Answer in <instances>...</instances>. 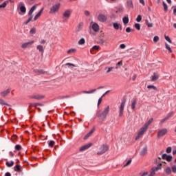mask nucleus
<instances>
[{
	"instance_id": "f257e3e1",
	"label": "nucleus",
	"mask_w": 176,
	"mask_h": 176,
	"mask_svg": "<svg viewBox=\"0 0 176 176\" xmlns=\"http://www.w3.org/2000/svg\"><path fill=\"white\" fill-rule=\"evenodd\" d=\"M108 113H109V106H107L103 111H98L96 113V116L99 118V119L102 121L105 120Z\"/></svg>"
},
{
	"instance_id": "f03ea898",
	"label": "nucleus",
	"mask_w": 176,
	"mask_h": 176,
	"mask_svg": "<svg viewBox=\"0 0 176 176\" xmlns=\"http://www.w3.org/2000/svg\"><path fill=\"white\" fill-rule=\"evenodd\" d=\"M147 130H148V128L146 127L144 125H143L138 132V135L135 137V141H138V140H140V138H141V137H142V135H144V134L146 133Z\"/></svg>"
},
{
	"instance_id": "7ed1b4c3",
	"label": "nucleus",
	"mask_w": 176,
	"mask_h": 176,
	"mask_svg": "<svg viewBox=\"0 0 176 176\" xmlns=\"http://www.w3.org/2000/svg\"><path fill=\"white\" fill-rule=\"evenodd\" d=\"M38 7V5L35 4L34 6H32L31 8V9L30 10L29 12H28V16H30V17L28 18V19L24 22V24L27 25L28 24V23H30V21H31L32 20V13H34V11H35L36 10V8Z\"/></svg>"
},
{
	"instance_id": "20e7f679",
	"label": "nucleus",
	"mask_w": 176,
	"mask_h": 176,
	"mask_svg": "<svg viewBox=\"0 0 176 176\" xmlns=\"http://www.w3.org/2000/svg\"><path fill=\"white\" fill-rule=\"evenodd\" d=\"M60 10V3H58L55 5H54L51 8L49 12L50 14H54V13H57L58 10Z\"/></svg>"
},
{
	"instance_id": "39448f33",
	"label": "nucleus",
	"mask_w": 176,
	"mask_h": 176,
	"mask_svg": "<svg viewBox=\"0 0 176 176\" xmlns=\"http://www.w3.org/2000/svg\"><path fill=\"white\" fill-rule=\"evenodd\" d=\"M167 133H168V131L166 128L160 129L157 132V138H162V137H164Z\"/></svg>"
},
{
	"instance_id": "423d86ee",
	"label": "nucleus",
	"mask_w": 176,
	"mask_h": 176,
	"mask_svg": "<svg viewBox=\"0 0 176 176\" xmlns=\"http://www.w3.org/2000/svg\"><path fill=\"white\" fill-rule=\"evenodd\" d=\"M18 9H19L20 12L19 14H25L26 12L25 6L24 5V3L20 2L18 4Z\"/></svg>"
},
{
	"instance_id": "0eeeda50",
	"label": "nucleus",
	"mask_w": 176,
	"mask_h": 176,
	"mask_svg": "<svg viewBox=\"0 0 176 176\" xmlns=\"http://www.w3.org/2000/svg\"><path fill=\"white\" fill-rule=\"evenodd\" d=\"M126 105V100H122L120 106L119 107V116L122 117L123 116V112L124 111V107Z\"/></svg>"
},
{
	"instance_id": "6e6552de",
	"label": "nucleus",
	"mask_w": 176,
	"mask_h": 176,
	"mask_svg": "<svg viewBox=\"0 0 176 176\" xmlns=\"http://www.w3.org/2000/svg\"><path fill=\"white\" fill-rule=\"evenodd\" d=\"M98 21H100V23H105V21L108 20V16L104 14H99L98 16Z\"/></svg>"
},
{
	"instance_id": "1a4fd4ad",
	"label": "nucleus",
	"mask_w": 176,
	"mask_h": 176,
	"mask_svg": "<svg viewBox=\"0 0 176 176\" xmlns=\"http://www.w3.org/2000/svg\"><path fill=\"white\" fill-rule=\"evenodd\" d=\"M34 43H35L34 41H29V42L23 43L21 45V48L22 49H27L28 47H30L32 45H34Z\"/></svg>"
},
{
	"instance_id": "9d476101",
	"label": "nucleus",
	"mask_w": 176,
	"mask_h": 176,
	"mask_svg": "<svg viewBox=\"0 0 176 176\" xmlns=\"http://www.w3.org/2000/svg\"><path fill=\"white\" fill-rule=\"evenodd\" d=\"M30 98H33L34 100H43V98H45V96L41 94H34L32 95Z\"/></svg>"
},
{
	"instance_id": "9b49d317",
	"label": "nucleus",
	"mask_w": 176,
	"mask_h": 176,
	"mask_svg": "<svg viewBox=\"0 0 176 176\" xmlns=\"http://www.w3.org/2000/svg\"><path fill=\"white\" fill-rule=\"evenodd\" d=\"M91 28L93 31H94V32H98V31H100V26L98 25V24L93 22H91Z\"/></svg>"
},
{
	"instance_id": "f8f14e48",
	"label": "nucleus",
	"mask_w": 176,
	"mask_h": 176,
	"mask_svg": "<svg viewBox=\"0 0 176 176\" xmlns=\"http://www.w3.org/2000/svg\"><path fill=\"white\" fill-rule=\"evenodd\" d=\"M72 13V10H67L63 13V17H65V19H69V17H71Z\"/></svg>"
},
{
	"instance_id": "ddd939ff",
	"label": "nucleus",
	"mask_w": 176,
	"mask_h": 176,
	"mask_svg": "<svg viewBox=\"0 0 176 176\" xmlns=\"http://www.w3.org/2000/svg\"><path fill=\"white\" fill-rule=\"evenodd\" d=\"M162 157L163 160H166L167 162H171V160H173V156L168 155L167 154H163Z\"/></svg>"
},
{
	"instance_id": "4468645a",
	"label": "nucleus",
	"mask_w": 176,
	"mask_h": 176,
	"mask_svg": "<svg viewBox=\"0 0 176 176\" xmlns=\"http://www.w3.org/2000/svg\"><path fill=\"white\" fill-rule=\"evenodd\" d=\"M100 152L98 153V155H102V153H105L107 151H108V146L103 145L100 147Z\"/></svg>"
},
{
	"instance_id": "2eb2a0df",
	"label": "nucleus",
	"mask_w": 176,
	"mask_h": 176,
	"mask_svg": "<svg viewBox=\"0 0 176 176\" xmlns=\"http://www.w3.org/2000/svg\"><path fill=\"white\" fill-rule=\"evenodd\" d=\"M10 91H11L10 88H8V89H6V90L1 91V92L0 93V96H1V97H6V96H8V94H10Z\"/></svg>"
},
{
	"instance_id": "dca6fc26",
	"label": "nucleus",
	"mask_w": 176,
	"mask_h": 176,
	"mask_svg": "<svg viewBox=\"0 0 176 176\" xmlns=\"http://www.w3.org/2000/svg\"><path fill=\"white\" fill-rule=\"evenodd\" d=\"M90 146H91V143H89L88 144L81 146L79 148V151H80V152H83V151H86V150L89 149V148H90Z\"/></svg>"
},
{
	"instance_id": "f3484780",
	"label": "nucleus",
	"mask_w": 176,
	"mask_h": 176,
	"mask_svg": "<svg viewBox=\"0 0 176 176\" xmlns=\"http://www.w3.org/2000/svg\"><path fill=\"white\" fill-rule=\"evenodd\" d=\"M42 13H43V8H41V10L34 16V21H36V20L38 19L41 17V16H42Z\"/></svg>"
},
{
	"instance_id": "a211bd4d",
	"label": "nucleus",
	"mask_w": 176,
	"mask_h": 176,
	"mask_svg": "<svg viewBox=\"0 0 176 176\" xmlns=\"http://www.w3.org/2000/svg\"><path fill=\"white\" fill-rule=\"evenodd\" d=\"M159 74L157 73H153V76H151V80L152 82H156L157 79H159Z\"/></svg>"
},
{
	"instance_id": "6ab92c4d",
	"label": "nucleus",
	"mask_w": 176,
	"mask_h": 176,
	"mask_svg": "<svg viewBox=\"0 0 176 176\" xmlns=\"http://www.w3.org/2000/svg\"><path fill=\"white\" fill-rule=\"evenodd\" d=\"M136 105H137V100L136 99H133L131 100V109H133V111L135 110V106Z\"/></svg>"
},
{
	"instance_id": "aec40b11",
	"label": "nucleus",
	"mask_w": 176,
	"mask_h": 176,
	"mask_svg": "<svg viewBox=\"0 0 176 176\" xmlns=\"http://www.w3.org/2000/svg\"><path fill=\"white\" fill-rule=\"evenodd\" d=\"M36 49L37 50H38V52H40V53H41V54H43V53L45 52V48L42 45H37Z\"/></svg>"
},
{
	"instance_id": "412c9836",
	"label": "nucleus",
	"mask_w": 176,
	"mask_h": 176,
	"mask_svg": "<svg viewBox=\"0 0 176 176\" xmlns=\"http://www.w3.org/2000/svg\"><path fill=\"white\" fill-rule=\"evenodd\" d=\"M124 10L123 6H118L116 8L115 12L116 13H123Z\"/></svg>"
},
{
	"instance_id": "4be33fe9",
	"label": "nucleus",
	"mask_w": 176,
	"mask_h": 176,
	"mask_svg": "<svg viewBox=\"0 0 176 176\" xmlns=\"http://www.w3.org/2000/svg\"><path fill=\"white\" fill-rule=\"evenodd\" d=\"M140 153L141 156H145L148 153V148L146 147L143 148Z\"/></svg>"
},
{
	"instance_id": "5701e85b",
	"label": "nucleus",
	"mask_w": 176,
	"mask_h": 176,
	"mask_svg": "<svg viewBox=\"0 0 176 176\" xmlns=\"http://www.w3.org/2000/svg\"><path fill=\"white\" fill-rule=\"evenodd\" d=\"M96 131V129H92L89 133H88L84 138V140H87V138H89V137H90V135H91V134H93L94 133V131Z\"/></svg>"
},
{
	"instance_id": "b1692460",
	"label": "nucleus",
	"mask_w": 176,
	"mask_h": 176,
	"mask_svg": "<svg viewBox=\"0 0 176 176\" xmlns=\"http://www.w3.org/2000/svg\"><path fill=\"white\" fill-rule=\"evenodd\" d=\"M67 54H74L76 53V48H71L70 50H67Z\"/></svg>"
},
{
	"instance_id": "393cba45",
	"label": "nucleus",
	"mask_w": 176,
	"mask_h": 176,
	"mask_svg": "<svg viewBox=\"0 0 176 176\" xmlns=\"http://www.w3.org/2000/svg\"><path fill=\"white\" fill-rule=\"evenodd\" d=\"M14 171H16L17 173H20L21 171V166L16 165L14 167Z\"/></svg>"
},
{
	"instance_id": "a878e982",
	"label": "nucleus",
	"mask_w": 176,
	"mask_h": 176,
	"mask_svg": "<svg viewBox=\"0 0 176 176\" xmlns=\"http://www.w3.org/2000/svg\"><path fill=\"white\" fill-rule=\"evenodd\" d=\"M153 122V118H151L148 120L147 122H146L144 126H145L147 129L149 127V125Z\"/></svg>"
},
{
	"instance_id": "bb28decb",
	"label": "nucleus",
	"mask_w": 176,
	"mask_h": 176,
	"mask_svg": "<svg viewBox=\"0 0 176 176\" xmlns=\"http://www.w3.org/2000/svg\"><path fill=\"white\" fill-rule=\"evenodd\" d=\"M6 164L7 167H13V166H14V161L7 162Z\"/></svg>"
},
{
	"instance_id": "cd10ccee",
	"label": "nucleus",
	"mask_w": 176,
	"mask_h": 176,
	"mask_svg": "<svg viewBox=\"0 0 176 176\" xmlns=\"http://www.w3.org/2000/svg\"><path fill=\"white\" fill-rule=\"evenodd\" d=\"M145 23L147 25V27H148V28H152V27H153V23H149V21H148V19L145 20Z\"/></svg>"
},
{
	"instance_id": "c85d7f7f",
	"label": "nucleus",
	"mask_w": 176,
	"mask_h": 176,
	"mask_svg": "<svg viewBox=\"0 0 176 176\" xmlns=\"http://www.w3.org/2000/svg\"><path fill=\"white\" fill-rule=\"evenodd\" d=\"M122 22L124 24H129V16H124L122 18Z\"/></svg>"
},
{
	"instance_id": "c756f323",
	"label": "nucleus",
	"mask_w": 176,
	"mask_h": 176,
	"mask_svg": "<svg viewBox=\"0 0 176 176\" xmlns=\"http://www.w3.org/2000/svg\"><path fill=\"white\" fill-rule=\"evenodd\" d=\"M127 6H128V8H130L131 9H133V1L131 0H129L127 1Z\"/></svg>"
},
{
	"instance_id": "7c9ffc66",
	"label": "nucleus",
	"mask_w": 176,
	"mask_h": 176,
	"mask_svg": "<svg viewBox=\"0 0 176 176\" xmlns=\"http://www.w3.org/2000/svg\"><path fill=\"white\" fill-rule=\"evenodd\" d=\"M165 173L166 174H167L168 175H170V174H171V168H170L169 166L166 168L165 169Z\"/></svg>"
},
{
	"instance_id": "2f4dec72",
	"label": "nucleus",
	"mask_w": 176,
	"mask_h": 176,
	"mask_svg": "<svg viewBox=\"0 0 176 176\" xmlns=\"http://www.w3.org/2000/svg\"><path fill=\"white\" fill-rule=\"evenodd\" d=\"M165 47L167 49V50H168L170 53H173V50H171V47L168 44H167V43H165Z\"/></svg>"
},
{
	"instance_id": "473e14b6",
	"label": "nucleus",
	"mask_w": 176,
	"mask_h": 176,
	"mask_svg": "<svg viewBox=\"0 0 176 176\" xmlns=\"http://www.w3.org/2000/svg\"><path fill=\"white\" fill-rule=\"evenodd\" d=\"M96 89H92L91 91H82V93L85 94H91L93 93H94V91H96Z\"/></svg>"
},
{
	"instance_id": "72a5a7b5",
	"label": "nucleus",
	"mask_w": 176,
	"mask_h": 176,
	"mask_svg": "<svg viewBox=\"0 0 176 176\" xmlns=\"http://www.w3.org/2000/svg\"><path fill=\"white\" fill-rule=\"evenodd\" d=\"M85 43H86V41L83 38H80L78 41V45H85Z\"/></svg>"
},
{
	"instance_id": "f704fd0d",
	"label": "nucleus",
	"mask_w": 176,
	"mask_h": 176,
	"mask_svg": "<svg viewBox=\"0 0 176 176\" xmlns=\"http://www.w3.org/2000/svg\"><path fill=\"white\" fill-rule=\"evenodd\" d=\"M172 115H174V112L171 111L170 113H168L167 116L165 117L166 120H168Z\"/></svg>"
},
{
	"instance_id": "c9c22d12",
	"label": "nucleus",
	"mask_w": 176,
	"mask_h": 176,
	"mask_svg": "<svg viewBox=\"0 0 176 176\" xmlns=\"http://www.w3.org/2000/svg\"><path fill=\"white\" fill-rule=\"evenodd\" d=\"M30 34H31L32 35H34V34H36V28H32L30 31Z\"/></svg>"
},
{
	"instance_id": "e433bc0d",
	"label": "nucleus",
	"mask_w": 176,
	"mask_h": 176,
	"mask_svg": "<svg viewBox=\"0 0 176 176\" xmlns=\"http://www.w3.org/2000/svg\"><path fill=\"white\" fill-rule=\"evenodd\" d=\"M113 27L115 30H119V23H113Z\"/></svg>"
},
{
	"instance_id": "4c0bfd02",
	"label": "nucleus",
	"mask_w": 176,
	"mask_h": 176,
	"mask_svg": "<svg viewBox=\"0 0 176 176\" xmlns=\"http://www.w3.org/2000/svg\"><path fill=\"white\" fill-rule=\"evenodd\" d=\"M164 38H165L166 41H167V42H168L169 43H173L171 38H170V37L168 36L165 35Z\"/></svg>"
},
{
	"instance_id": "58836bf2",
	"label": "nucleus",
	"mask_w": 176,
	"mask_h": 176,
	"mask_svg": "<svg viewBox=\"0 0 176 176\" xmlns=\"http://www.w3.org/2000/svg\"><path fill=\"white\" fill-rule=\"evenodd\" d=\"M135 28H136V30H138V31H140V30H141V25H140V23H135Z\"/></svg>"
},
{
	"instance_id": "ea45409f",
	"label": "nucleus",
	"mask_w": 176,
	"mask_h": 176,
	"mask_svg": "<svg viewBox=\"0 0 176 176\" xmlns=\"http://www.w3.org/2000/svg\"><path fill=\"white\" fill-rule=\"evenodd\" d=\"M22 148L21 146L19 144H16L15 146V151H21Z\"/></svg>"
},
{
	"instance_id": "a19ab883",
	"label": "nucleus",
	"mask_w": 176,
	"mask_h": 176,
	"mask_svg": "<svg viewBox=\"0 0 176 176\" xmlns=\"http://www.w3.org/2000/svg\"><path fill=\"white\" fill-rule=\"evenodd\" d=\"M147 89H153V90H157V88L154 85H148L147 86Z\"/></svg>"
},
{
	"instance_id": "79ce46f5",
	"label": "nucleus",
	"mask_w": 176,
	"mask_h": 176,
	"mask_svg": "<svg viewBox=\"0 0 176 176\" xmlns=\"http://www.w3.org/2000/svg\"><path fill=\"white\" fill-rule=\"evenodd\" d=\"M120 65H123V62L120 61L116 64V69H118V68H119V67H120Z\"/></svg>"
},
{
	"instance_id": "37998d69",
	"label": "nucleus",
	"mask_w": 176,
	"mask_h": 176,
	"mask_svg": "<svg viewBox=\"0 0 176 176\" xmlns=\"http://www.w3.org/2000/svg\"><path fill=\"white\" fill-rule=\"evenodd\" d=\"M65 65L68 67V68H72V67H76V65L72 63H66Z\"/></svg>"
},
{
	"instance_id": "c03bdc74",
	"label": "nucleus",
	"mask_w": 176,
	"mask_h": 176,
	"mask_svg": "<svg viewBox=\"0 0 176 176\" xmlns=\"http://www.w3.org/2000/svg\"><path fill=\"white\" fill-rule=\"evenodd\" d=\"M6 5H8V1H4L2 4L0 5V8H6Z\"/></svg>"
},
{
	"instance_id": "a18cd8bd",
	"label": "nucleus",
	"mask_w": 176,
	"mask_h": 176,
	"mask_svg": "<svg viewBox=\"0 0 176 176\" xmlns=\"http://www.w3.org/2000/svg\"><path fill=\"white\" fill-rule=\"evenodd\" d=\"M141 20H142V16L141 15H138L136 18V21H138V23H140Z\"/></svg>"
},
{
	"instance_id": "49530a36",
	"label": "nucleus",
	"mask_w": 176,
	"mask_h": 176,
	"mask_svg": "<svg viewBox=\"0 0 176 176\" xmlns=\"http://www.w3.org/2000/svg\"><path fill=\"white\" fill-rule=\"evenodd\" d=\"M49 146H50V148H53V146H54V141L51 140V141L49 142Z\"/></svg>"
},
{
	"instance_id": "de8ad7c7",
	"label": "nucleus",
	"mask_w": 176,
	"mask_h": 176,
	"mask_svg": "<svg viewBox=\"0 0 176 176\" xmlns=\"http://www.w3.org/2000/svg\"><path fill=\"white\" fill-rule=\"evenodd\" d=\"M162 169V164H160L155 169V171H159V170Z\"/></svg>"
},
{
	"instance_id": "09e8293b",
	"label": "nucleus",
	"mask_w": 176,
	"mask_h": 176,
	"mask_svg": "<svg viewBox=\"0 0 176 176\" xmlns=\"http://www.w3.org/2000/svg\"><path fill=\"white\" fill-rule=\"evenodd\" d=\"M153 42H154L155 43H156L157 42H159V36H154V38H153Z\"/></svg>"
},
{
	"instance_id": "8fccbe9b",
	"label": "nucleus",
	"mask_w": 176,
	"mask_h": 176,
	"mask_svg": "<svg viewBox=\"0 0 176 176\" xmlns=\"http://www.w3.org/2000/svg\"><path fill=\"white\" fill-rule=\"evenodd\" d=\"M163 6L165 12H167V9H168L167 4L164 1H163Z\"/></svg>"
},
{
	"instance_id": "3c124183",
	"label": "nucleus",
	"mask_w": 176,
	"mask_h": 176,
	"mask_svg": "<svg viewBox=\"0 0 176 176\" xmlns=\"http://www.w3.org/2000/svg\"><path fill=\"white\" fill-rule=\"evenodd\" d=\"M131 164V160H129L126 164L124 166V167H127V166L130 165Z\"/></svg>"
},
{
	"instance_id": "603ef678",
	"label": "nucleus",
	"mask_w": 176,
	"mask_h": 176,
	"mask_svg": "<svg viewBox=\"0 0 176 176\" xmlns=\"http://www.w3.org/2000/svg\"><path fill=\"white\" fill-rule=\"evenodd\" d=\"M35 72H36L38 74V75L45 74V72H43V70H38V71L36 70Z\"/></svg>"
},
{
	"instance_id": "864d4df0",
	"label": "nucleus",
	"mask_w": 176,
	"mask_h": 176,
	"mask_svg": "<svg viewBox=\"0 0 176 176\" xmlns=\"http://www.w3.org/2000/svg\"><path fill=\"white\" fill-rule=\"evenodd\" d=\"M107 70V73L109 74V72H111V71H112V69H113V67H107L106 68Z\"/></svg>"
},
{
	"instance_id": "5fc2aeb1",
	"label": "nucleus",
	"mask_w": 176,
	"mask_h": 176,
	"mask_svg": "<svg viewBox=\"0 0 176 176\" xmlns=\"http://www.w3.org/2000/svg\"><path fill=\"white\" fill-rule=\"evenodd\" d=\"M172 171L175 174L176 173V165H174V166H172Z\"/></svg>"
},
{
	"instance_id": "6e6d98bb",
	"label": "nucleus",
	"mask_w": 176,
	"mask_h": 176,
	"mask_svg": "<svg viewBox=\"0 0 176 176\" xmlns=\"http://www.w3.org/2000/svg\"><path fill=\"white\" fill-rule=\"evenodd\" d=\"M92 49H93L94 50H98V49H100V46H98V45H94V46L92 47Z\"/></svg>"
},
{
	"instance_id": "4d7b16f0",
	"label": "nucleus",
	"mask_w": 176,
	"mask_h": 176,
	"mask_svg": "<svg viewBox=\"0 0 176 176\" xmlns=\"http://www.w3.org/2000/svg\"><path fill=\"white\" fill-rule=\"evenodd\" d=\"M133 29L130 28H126V32H132Z\"/></svg>"
},
{
	"instance_id": "13d9d810",
	"label": "nucleus",
	"mask_w": 176,
	"mask_h": 176,
	"mask_svg": "<svg viewBox=\"0 0 176 176\" xmlns=\"http://www.w3.org/2000/svg\"><path fill=\"white\" fill-rule=\"evenodd\" d=\"M166 153H171V147H168L166 148Z\"/></svg>"
},
{
	"instance_id": "bf43d9fd",
	"label": "nucleus",
	"mask_w": 176,
	"mask_h": 176,
	"mask_svg": "<svg viewBox=\"0 0 176 176\" xmlns=\"http://www.w3.org/2000/svg\"><path fill=\"white\" fill-rule=\"evenodd\" d=\"M120 49H126V45L120 44Z\"/></svg>"
},
{
	"instance_id": "052dcab7",
	"label": "nucleus",
	"mask_w": 176,
	"mask_h": 176,
	"mask_svg": "<svg viewBox=\"0 0 176 176\" xmlns=\"http://www.w3.org/2000/svg\"><path fill=\"white\" fill-rule=\"evenodd\" d=\"M102 101V98H100L98 99V107L100 106V104H101Z\"/></svg>"
},
{
	"instance_id": "680f3d73",
	"label": "nucleus",
	"mask_w": 176,
	"mask_h": 176,
	"mask_svg": "<svg viewBox=\"0 0 176 176\" xmlns=\"http://www.w3.org/2000/svg\"><path fill=\"white\" fill-rule=\"evenodd\" d=\"M0 104L1 105H5L6 103H5V100L0 99Z\"/></svg>"
},
{
	"instance_id": "e2e57ef3",
	"label": "nucleus",
	"mask_w": 176,
	"mask_h": 176,
	"mask_svg": "<svg viewBox=\"0 0 176 176\" xmlns=\"http://www.w3.org/2000/svg\"><path fill=\"white\" fill-rule=\"evenodd\" d=\"M166 120H167L164 118V119H162V120H160V124H163V123H164V122H166Z\"/></svg>"
},
{
	"instance_id": "0e129e2a",
	"label": "nucleus",
	"mask_w": 176,
	"mask_h": 176,
	"mask_svg": "<svg viewBox=\"0 0 176 176\" xmlns=\"http://www.w3.org/2000/svg\"><path fill=\"white\" fill-rule=\"evenodd\" d=\"M40 43H41V45H44V43H46V40H44V39L41 40V41H40Z\"/></svg>"
},
{
	"instance_id": "69168bd1",
	"label": "nucleus",
	"mask_w": 176,
	"mask_h": 176,
	"mask_svg": "<svg viewBox=\"0 0 176 176\" xmlns=\"http://www.w3.org/2000/svg\"><path fill=\"white\" fill-rule=\"evenodd\" d=\"M140 3H142V5H143V6H145V1L144 0H139Z\"/></svg>"
},
{
	"instance_id": "338daca9",
	"label": "nucleus",
	"mask_w": 176,
	"mask_h": 176,
	"mask_svg": "<svg viewBox=\"0 0 176 176\" xmlns=\"http://www.w3.org/2000/svg\"><path fill=\"white\" fill-rule=\"evenodd\" d=\"M85 16H89L90 12H89V11H85Z\"/></svg>"
},
{
	"instance_id": "774afa93",
	"label": "nucleus",
	"mask_w": 176,
	"mask_h": 176,
	"mask_svg": "<svg viewBox=\"0 0 176 176\" xmlns=\"http://www.w3.org/2000/svg\"><path fill=\"white\" fill-rule=\"evenodd\" d=\"M5 176H12V175L10 174V173L8 172L5 174Z\"/></svg>"
}]
</instances>
